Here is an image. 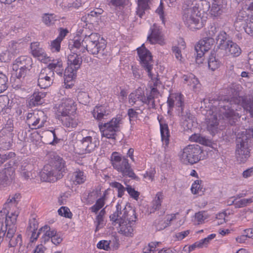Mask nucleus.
<instances>
[{"instance_id": "7ed1b4c3", "label": "nucleus", "mask_w": 253, "mask_h": 253, "mask_svg": "<svg viewBox=\"0 0 253 253\" xmlns=\"http://www.w3.org/2000/svg\"><path fill=\"white\" fill-rule=\"evenodd\" d=\"M121 206L117 204L116 211L110 216V220L114 225L118 224L120 233L126 236H132L133 234L132 225L136 218L135 212L132 210L127 211L125 208L121 211Z\"/></svg>"}, {"instance_id": "c85d7f7f", "label": "nucleus", "mask_w": 253, "mask_h": 253, "mask_svg": "<svg viewBox=\"0 0 253 253\" xmlns=\"http://www.w3.org/2000/svg\"><path fill=\"white\" fill-rule=\"evenodd\" d=\"M46 95V93L45 92L35 91L31 96L29 101L30 106H35L42 104Z\"/></svg>"}, {"instance_id": "a19ab883", "label": "nucleus", "mask_w": 253, "mask_h": 253, "mask_svg": "<svg viewBox=\"0 0 253 253\" xmlns=\"http://www.w3.org/2000/svg\"><path fill=\"white\" fill-rule=\"evenodd\" d=\"M163 199L164 195L162 192H159L156 194L155 199L152 202L153 206L152 209H151V212H154L156 210L160 208Z\"/></svg>"}, {"instance_id": "bb28decb", "label": "nucleus", "mask_w": 253, "mask_h": 253, "mask_svg": "<svg viewBox=\"0 0 253 253\" xmlns=\"http://www.w3.org/2000/svg\"><path fill=\"white\" fill-rule=\"evenodd\" d=\"M109 114V110L102 105L96 106L92 111L94 118L99 121L106 119Z\"/></svg>"}, {"instance_id": "0e129e2a", "label": "nucleus", "mask_w": 253, "mask_h": 253, "mask_svg": "<svg viewBox=\"0 0 253 253\" xmlns=\"http://www.w3.org/2000/svg\"><path fill=\"white\" fill-rule=\"evenodd\" d=\"M195 219L197 220L198 224H201L206 219L204 212L199 211L195 213Z\"/></svg>"}, {"instance_id": "5701e85b", "label": "nucleus", "mask_w": 253, "mask_h": 253, "mask_svg": "<svg viewBox=\"0 0 253 253\" xmlns=\"http://www.w3.org/2000/svg\"><path fill=\"white\" fill-rule=\"evenodd\" d=\"M151 34L147 37V40L151 44H163L164 43V39L159 28L154 24L151 28Z\"/></svg>"}, {"instance_id": "6e6d98bb", "label": "nucleus", "mask_w": 253, "mask_h": 253, "mask_svg": "<svg viewBox=\"0 0 253 253\" xmlns=\"http://www.w3.org/2000/svg\"><path fill=\"white\" fill-rule=\"evenodd\" d=\"M9 246L10 247H14L18 244L22 243V237L21 235H18L14 237L9 238Z\"/></svg>"}, {"instance_id": "f8f14e48", "label": "nucleus", "mask_w": 253, "mask_h": 253, "mask_svg": "<svg viewBox=\"0 0 253 253\" xmlns=\"http://www.w3.org/2000/svg\"><path fill=\"white\" fill-rule=\"evenodd\" d=\"M175 106L177 108L178 115L181 119L188 123L187 126L188 128L193 126L195 117L188 110L184 111V104L181 94H176L174 96Z\"/></svg>"}, {"instance_id": "4468645a", "label": "nucleus", "mask_w": 253, "mask_h": 253, "mask_svg": "<svg viewBox=\"0 0 253 253\" xmlns=\"http://www.w3.org/2000/svg\"><path fill=\"white\" fill-rule=\"evenodd\" d=\"M137 51L142 68L149 73L150 70H152L154 64L151 53L145 47L144 44L137 48Z\"/></svg>"}, {"instance_id": "c9c22d12", "label": "nucleus", "mask_w": 253, "mask_h": 253, "mask_svg": "<svg viewBox=\"0 0 253 253\" xmlns=\"http://www.w3.org/2000/svg\"><path fill=\"white\" fill-rule=\"evenodd\" d=\"M199 151L198 146L195 147L192 145H189L184 148L182 155V158H196L195 154L197 151Z\"/></svg>"}, {"instance_id": "de8ad7c7", "label": "nucleus", "mask_w": 253, "mask_h": 253, "mask_svg": "<svg viewBox=\"0 0 253 253\" xmlns=\"http://www.w3.org/2000/svg\"><path fill=\"white\" fill-rule=\"evenodd\" d=\"M7 77L2 73L0 72V93L4 91L7 88Z\"/></svg>"}, {"instance_id": "20e7f679", "label": "nucleus", "mask_w": 253, "mask_h": 253, "mask_svg": "<svg viewBox=\"0 0 253 253\" xmlns=\"http://www.w3.org/2000/svg\"><path fill=\"white\" fill-rule=\"evenodd\" d=\"M67 169L64 159H51L43 168L40 172L41 179L42 181L54 182L61 179L63 173Z\"/></svg>"}, {"instance_id": "37998d69", "label": "nucleus", "mask_w": 253, "mask_h": 253, "mask_svg": "<svg viewBox=\"0 0 253 253\" xmlns=\"http://www.w3.org/2000/svg\"><path fill=\"white\" fill-rule=\"evenodd\" d=\"M202 181L197 180L193 183L191 186V190L193 194L202 195L204 194V190L201 187Z\"/></svg>"}, {"instance_id": "a211bd4d", "label": "nucleus", "mask_w": 253, "mask_h": 253, "mask_svg": "<svg viewBox=\"0 0 253 253\" xmlns=\"http://www.w3.org/2000/svg\"><path fill=\"white\" fill-rule=\"evenodd\" d=\"M15 178L14 169L9 167L0 171V189L11 184Z\"/></svg>"}, {"instance_id": "ea45409f", "label": "nucleus", "mask_w": 253, "mask_h": 253, "mask_svg": "<svg viewBox=\"0 0 253 253\" xmlns=\"http://www.w3.org/2000/svg\"><path fill=\"white\" fill-rule=\"evenodd\" d=\"M18 215V212L14 211L11 213H8L5 216V225L7 228L8 226H14V224L16 222L17 217Z\"/></svg>"}, {"instance_id": "5fc2aeb1", "label": "nucleus", "mask_w": 253, "mask_h": 253, "mask_svg": "<svg viewBox=\"0 0 253 253\" xmlns=\"http://www.w3.org/2000/svg\"><path fill=\"white\" fill-rule=\"evenodd\" d=\"M20 197L21 196L20 194H15L12 196H10L7 199L6 204H8L9 206L13 205L16 206L19 201Z\"/></svg>"}, {"instance_id": "58836bf2", "label": "nucleus", "mask_w": 253, "mask_h": 253, "mask_svg": "<svg viewBox=\"0 0 253 253\" xmlns=\"http://www.w3.org/2000/svg\"><path fill=\"white\" fill-rule=\"evenodd\" d=\"M193 8L199 12V13H201V11L205 12L208 11L210 8V3L205 0H200L198 2L195 3V5Z\"/></svg>"}, {"instance_id": "c03bdc74", "label": "nucleus", "mask_w": 253, "mask_h": 253, "mask_svg": "<svg viewBox=\"0 0 253 253\" xmlns=\"http://www.w3.org/2000/svg\"><path fill=\"white\" fill-rule=\"evenodd\" d=\"M147 73L149 77L151 79L152 81V83L153 84V85L151 86V89L152 88H155L156 89V90L159 91L158 89V87L160 86V85L161 84V83L158 79V75L154 74L152 72V70H150L149 73L147 72Z\"/></svg>"}, {"instance_id": "e433bc0d", "label": "nucleus", "mask_w": 253, "mask_h": 253, "mask_svg": "<svg viewBox=\"0 0 253 253\" xmlns=\"http://www.w3.org/2000/svg\"><path fill=\"white\" fill-rule=\"evenodd\" d=\"M221 32H225L219 31V28L215 25H211L206 32V37L214 39L216 43L219 45V42L218 41H217V37Z\"/></svg>"}, {"instance_id": "bf43d9fd", "label": "nucleus", "mask_w": 253, "mask_h": 253, "mask_svg": "<svg viewBox=\"0 0 253 253\" xmlns=\"http://www.w3.org/2000/svg\"><path fill=\"white\" fill-rule=\"evenodd\" d=\"M62 41L58 40L57 38L52 41L51 42V49L53 51L59 52L60 50V44Z\"/></svg>"}, {"instance_id": "f704fd0d", "label": "nucleus", "mask_w": 253, "mask_h": 253, "mask_svg": "<svg viewBox=\"0 0 253 253\" xmlns=\"http://www.w3.org/2000/svg\"><path fill=\"white\" fill-rule=\"evenodd\" d=\"M183 79L184 83L191 86L194 90L199 88L200 85L199 81L193 74H191L189 75H184Z\"/></svg>"}, {"instance_id": "69168bd1", "label": "nucleus", "mask_w": 253, "mask_h": 253, "mask_svg": "<svg viewBox=\"0 0 253 253\" xmlns=\"http://www.w3.org/2000/svg\"><path fill=\"white\" fill-rule=\"evenodd\" d=\"M172 52L174 54L175 58L179 61H181L182 58L181 51L180 48L178 46H174L172 48Z\"/></svg>"}, {"instance_id": "393cba45", "label": "nucleus", "mask_w": 253, "mask_h": 253, "mask_svg": "<svg viewBox=\"0 0 253 253\" xmlns=\"http://www.w3.org/2000/svg\"><path fill=\"white\" fill-rule=\"evenodd\" d=\"M32 65V60L29 57L22 56L17 58L13 65V69L17 72L18 69H29Z\"/></svg>"}, {"instance_id": "c756f323", "label": "nucleus", "mask_w": 253, "mask_h": 253, "mask_svg": "<svg viewBox=\"0 0 253 253\" xmlns=\"http://www.w3.org/2000/svg\"><path fill=\"white\" fill-rule=\"evenodd\" d=\"M63 126L68 127H75L78 125V120L73 114L58 117Z\"/></svg>"}, {"instance_id": "f03ea898", "label": "nucleus", "mask_w": 253, "mask_h": 253, "mask_svg": "<svg viewBox=\"0 0 253 253\" xmlns=\"http://www.w3.org/2000/svg\"><path fill=\"white\" fill-rule=\"evenodd\" d=\"M241 88L239 84L233 85L230 88L231 97L222 98L218 102L220 114L229 121L231 126L239 119L237 111L241 106L248 111L253 118V99L249 96H241Z\"/></svg>"}, {"instance_id": "0eeeda50", "label": "nucleus", "mask_w": 253, "mask_h": 253, "mask_svg": "<svg viewBox=\"0 0 253 253\" xmlns=\"http://www.w3.org/2000/svg\"><path fill=\"white\" fill-rule=\"evenodd\" d=\"M252 139L247 135L245 130L238 132L236 135V154L240 157L247 158L250 157L252 146Z\"/></svg>"}, {"instance_id": "2f4dec72", "label": "nucleus", "mask_w": 253, "mask_h": 253, "mask_svg": "<svg viewBox=\"0 0 253 253\" xmlns=\"http://www.w3.org/2000/svg\"><path fill=\"white\" fill-rule=\"evenodd\" d=\"M160 131L162 141L163 145H165V148H166L169 145L170 136L168 125L165 123H160Z\"/></svg>"}, {"instance_id": "473e14b6", "label": "nucleus", "mask_w": 253, "mask_h": 253, "mask_svg": "<svg viewBox=\"0 0 253 253\" xmlns=\"http://www.w3.org/2000/svg\"><path fill=\"white\" fill-rule=\"evenodd\" d=\"M189 140L205 146H210L211 142L210 139L200 133H194L189 137Z\"/></svg>"}, {"instance_id": "b1692460", "label": "nucleus", "mask_w": 253, "mask_h": 253, "mask_svg": "<svg viewBox=\"0 0 253 253\" xmlns=\"http://www.w3.org/2000/svg\"><path fill=\"white\" fill-rule=\"evenodd\" d=\"M31 52L32 55L42 62L47 61L48 57L43 49L40 47L39 43L33 42L31 44Z\"/></svg>"}, {"instance_id": "49530a36", "label": "nucleus", "mask_w": 253, "mask_h": 253, "mask_svg": "<svg viewBox=\"0 0 253 253\" xmlns=\"http://www.w3.org/2000/svg\"><path fill=\"white\" fill-rule=\"evenodd\" d=\"M41 234L42 235L52 238L54 234H55V230L51 229L48 225H44L40 228Z\"/></svg>"}, {"instance_id": "052dcab7", "label": "nucleus", "mask_w": 253, "mask_h": 253, "mask_svg": "<svg viewBox=\"0 0 253 253\" xmlns=\"http://www.w3.org/2000/svg\"><path fill=\"white\" fill-rule=\"evenodd\" d=\"M38 227V222L35 218H33L29 220V226L28 227V229L29 230V231H37Z\"/></svg>"}, {"instance_id": "dca6fc26", "label": "nucleus", "mask_w": 253, "mask_h": 253, "mask_svg": "<svg viewBox=\"0 0 253 253\" xmlns=\"http://www.w3.org/2000/svg\"><path fill=\"white\" fill-rule=\"evenodd\" d=\"M76 110L74 101L71 98H63L57 107L56 114L58 117L73 114Z\"/></svg>"}, {"instance_id": "09e8293b", "label": "nucleus", "mask_w": 253, "mask_h": 253, "mask_svg": "<svg viewBox=\"0 0 253 253\" xmlns=\"http://www.w3.org/2000/svg\"><path fill=\"white\" fill-rule=\"evenodd\" d=\"M159 244V242H151L148 246L145 247L143 249L144 253H155L156 251L157 246Z\"/></svg>"}, {"instance_id": "aec40b11", "label": "nucleus", "mask_w": 253, "mask_h": 253, "mask_svg": "<svg viewBox=\"0 0 253 253\" xmlns=\"http://www.w3.org/2000/svg\"><path fill=\"white\" fill-rule=\"evenodd\" d=\"M21 43L15 41L9 42L7 50L1 55V59L4 62H9L19 52Z\"/></svg>"}, {"instance_id": "338daca9", "label": "nucleus", "mask_w": 253, "mask_h": 253, "mask_svg": "<svg viewBox=\"0 0 253 253\" xmlns=\"http://www.w3.org/2000/svg\"><path fill=\"white\" fill-rule=\"evenodd\" d=\"M6 230H7V234L5 237V239L6 240H7L10 238L15 236L14 234L16 231V229L14 227V226H8L7 227V229L6 227Z\"/></svg>"}, {"instance_id": "9d476101", "label": "nucleus", "mask_w": 253, "mask_h": 253, "mask_svg": "<svg viewBox=\"0 0 253 253\" xmlns=\"http://www.w3.org/2000/svg\"><path fill=\"white\" fill-rule=\"evenodd\" d=\"M228 35L225 32H221L217 37V41L219 42L218 47L226 50V53L233 57H238L241 53L240 46L232 41L227 40Z\"/></svg>"}, {"instance_id": "cd10ccee", "label": "nucleus", "mask_w": 253, "mask_h": 253, "mask_svg": "<svg viewBox=\"0 0 253 253\" xmlns=\"http://www.w3.org/2000/svg\"><path fill=\"white\" fill-rule=\"evenodd\" d=\"M136 2V14L140 18H142L145 14V12L150 9V0H137Z\"/></svg>"}, {"instance_id": "603ef678", "label": "nucleus", "mask_w": 253, "mask_h": 253, "mask_svg": "<svg viewBox=\"0 0 253 253\" xmlns=\"http://www.w3.org/2000/svg\"><path fill=\"white\" fill-rule=\"evenodd\" d=\"M59 215L64 216L66 218H71L72 213L69 209L66 207H62L58 210Z\"/></svg>"}, {"instance_id": "9b49d317", "label": "nucleus", "mask_w": 253, "mask_h": 253, "mask_svg": "<svg viewBox=\"0 0 253 253\" xmlns=\"http://www.w3.org/2000/svg\"><path fill=\"white\" fill-rule=\"evenodd\" d=\"M47 119L44 112L38 110L28 113L26 116V122L31 129H36L43 127L47 122Z\"/></svg>"}, {"instance_id": "864d4df0", "label": "nucleus", "mask_w": 253, "mask_h": 253, "mask_svg": "<svg viewBox=\"0 0 253 253\" xmlns=\"http://www.w3.org/2000/svg\"><path fill=\"white\" fill-rule=\"evenodd\" d=\"M105 213V209H102L99 213L98 215L96 217L97 225L96 228V231L101 228L103 225V216Z\"/></svg>"}, {"instance_id": "13d9d810", "label": "nucleus", "mask_w": 253, "mask_h": 253, "mask_svg": "<svg viewBox=\"0 0 253 253\" xmlns=\"http://www.w3.org/2000/svg\"><path fill=\"white\" fill-rule=\"evenodd\" d=\"M243 31L247 34L253 36V17H250V21Z\"/></svg>"}, {"instance_id": "a18cd8bd", "label": "nucleus", "mask_w": 253, "mask_h": 253, "mask_svg": "<svg viewBox=\"0 0 253 253\" xmlns=\"http://www.w3.org/2000/svg\"><path fill=\"white\" fill-rule=\"evenodd\" d=\"M74 175L75 177L74 181L76 182L77 184H82L86 180V176L82 171L78 170L74 172Z\"/></svg>"}, {"instance_id": "774afa93", "label": "nucleus", "mask_w": 253, "mask_h": 253, "mask_svg": "<svg viewBox=\"0 0 253 253\" xmlns=\"http://www.w3.org/2000/svg\"><path fill=\"white\" fill-rule=\"evenodd\" d=\"M63 240V239L60 235L57 233V231L55 230V234H54L53 236L51 238V242L53 244L55 245H57L61 243Z\"/></svg>"}, {"instance_id": "8fccbe9b", "label": "nucleus", "mask_w": 253, "mask_h": 253, "mask_svg": "<svg viewBox=\"0 0 253 253\" xmlns=\"http://www.w3.org/2000/svg\"><path fill=\"white\" fill-rule=\"evenodd\" d=\"M126 2V0H106V3L109 6L115 8L124 6Z\"/></svg>"}, {"instance_id": "6ab92c4d", "label": "nucleus", "mask_w": 253, "mask_h": 253, "mask_svg": "<svg viewBox=\"0 0 253 253\" xmlns=\"http://www.w3.org/2000/svg\"><path fill=\"white\" fill-rule=\"evenodd\" d=\"M82 153H90L99 145V141L96 138L87 136L83 137L80 141Z\"/></svg>"}, {"instance_id": "423d86ee", "label": "nucleus", "mask_w": 253, "mask_h": 253, "mask_svg": "<svg viewBox=\"0 0 253 253\" xmlns=\"http://www.w3.org/2000/svg\"><path fill=\"white\" fill-rule=\"evenodd\" d=\"M159 94V91H157L156 89L152 88L150 93L148 94H147L145 96L141 89H138L129 94V102L133 105L137 101H140L142 104H146L149 109H155V98L158 97Z\"/></svg>"}, {"instance_id": "f3484780", "label": "nucleus", "mask_w": 253, "mask_h": 253, "mask_svg": "<svg viewBox=\"0 0 253 253\" xmlns=\"http://www.w3.org/2000/svg\"><path fill=\"white\" fill-rule=\"evenodd\" d=\"M54 80L53 71L45 68L42 69L39 75L38 85L41 88H46L52 85Z\"/></svg>"}, {"instance_id": "a878e982", "label": "nucleus", "mask_w": 253, "mask_h": 253, "mask_svg": "<svg viewBox=\"0 0 253 253\" xmlns=\"http://www.w3.org/2000/svg\"><path fill=\"white\" fill-rule=\"evenodd\" d=\"M175 214L167 215L164 218L159 217L157 219L154 224L157 230H162L169 226L171 221L175 219Z\"/></svg>"}, {"instance_id": "6e6552de", "label": "nucleus", "mask_w": 253, "mask_h": 253, "mask_svg": "<svg viewBox=\"0 0 253 253\" xmlns=\"http://www.w3.org/2000/svg\"><path fill=\"white\" fill-rule=\"evenodd\" d=\"M183 20L185 25L192 30L200 29L204 26L201 13H199L193 7L184 10Z\"/></svg>"}, {"instance_id": "680f3d73", "label": "nucleus", "mask_w": 253, "mask_h": 253, "mask_svg": "<svg viewBox=\"0 0 253 253\" xmlns=\"http://www.w3.org/2000/svg\"><path fill=\"white\" fill-rule=\"evenodd\" d=\"M127 114L129 117L130 122L136 120L138 115V113L134 109L130 108L128 109Z\"/></svg>"}, {"instance_id": "79ce46f5", "label": "nucleus", "mask_w": 253, "mask_h": 253, "mask_svg": "<svg viewBox=\"0 0 253 253\" xmlns=\"http://www.w3.org/2000/svg\"><path fill=\"white\" fill-rule=\"evenodd\" d=\"M220 63L218 59L216 58L214 53H211L208 59V66L209 69L212 71H214L219 67Z\"/></svg>"}, {"instance_id": "1a4fd4ad", "label": "nucleus", "mask_w": 253, "mask_h": 253, "mask_svg": "<svg viewBox=\"0 0 253 253\" xmlns=\"http://www.w3.org/2000/svg\"><path fill=\"white\" fill-rule=\"evenodd\" d=\"M122 124L121 117L113 118L107 123L100 122L99 127L102 136L110 139H115L117 132L120 130V125Z\"/></svg>"}, {"instance_id": "ddd939ff", "label": "nucleus", "mask_w": 253, "mask_h": 253, "mask_svg": "<svg viewBox=\"0 0 253 253\" xmlns=\"http://www.w3.org/2000/svg\"><path fill=\"white\" fill-rule=\"evenodd\" d=\"M111 164L114 168L122 173L133 179L139 180V178L134 173L127 159H111Z\"/></svg>"}, {"instance_id": "f257e3e1", "label": "nucleus", "mask_w": 253, "mask_h": 253, "mask_svg": "<svg viewBox=\"0 0 253 253\" xmlns=\"http://www.w3.org/2000/svg\"><path fill=\"white\" fill-rule=\"evenodd\" d=\"M69 46L74 52L68 56V66L65 70V81H67L76 77L77 71L82 63L81 53L86 50L90 54L97 55V57L100 59H105L108 53L104 40L100 38L97 33L85 35L82 42L81 40H74L73 44H70Z\"/></svg>"}, {"instance_id": "72a5a7b5", "label": "nucleus", "mask_w": 253, "mask_h": 253, "mask_svg": "<svg viewBox=\"0 0 253 253\" xmlns=\"http://www.w3.org/2000/svg\"><path fill=\"white\" fill-rule=\"evenodd\" d=\"M46 68L53 71L54 73L55 72L60 76L63 74L64 71L63 63L61 60H53L52 62L47 65Z\"/></svg>"}, {"instance_id": "e2e57ef3", "label": "nucleus", "mask_w": 253, "mask_h": 253, "mask_svg": "<svg viewBox=\"0 0 253 253\" xmlns=\"http://www.w3.org/2000/svg\"><path fill=\"white\" fill-rule=\"evenodd\" d=\"M126 190L127 191L129 195L133 198L135 200H137L139 193L138 192L135 190V189L132 188L130 186H127L126 188Z\"/></svg>"}, {"instance_id": "3c124183", "label": "nucleus", "mask_w": 253, "mask_h": 253, "mask_svg": "<svg viewBox=\"0 0 253 253\" xmlns=\"http://www.w3.org/2000/svg\"><path fill=\"white\" fill-rule=\"evenodd\" d=\"M77 99L80 103L85 104L89 101V96L87 92L80 91L78 94Z\"/></svg>"}, {"instance_id": "7c9ffc66", "label": "nucleus", "mask_w": 253, "mask_h": 253, "mask_svg": "<svg viewBox=\"0 0 253 253\" xmlns=\"http://www.w3.org/2000/svg\"><path fill=\"white\" fill-rule=\"evenodd\" d=\"M223 11L222 0H213L210 11L211 14L214 17H216L221 15Z\"/></svg>"}, {"instance_id": "2eb2a0df", "label": "nucleus", "mask_w": 253, "mask_h": 253, "mask_svg": "<svg viewBox=\"0 0 253 253\" xmlns=\"http://www.w3.org/2000/svg\"><path fill=\"white\" fill-rule=\"evenodd\" d=\"M215 41L214 39L206 36L195 45V50L197 54L196 60L197 63H202L201 58L204 55V51H208Z\"/></svg>"}, {"instance_id": "4be33fe9", "label": "nucleus", "mask_w": 253, "mask_h": 253, "mask_svg": "<svg viewBox=\"0 0 253 253\" xmlns=\"http://www.w3.org/2000/svg\"><path fill=\"white\" fill-rule=\"evenodd\" d=\"M34 166L33 164L23 162L20 166L19 171L21 176L25 180L34 179L35 173L33 172Z\"/></svg>"}, {"instance_id": "4d7b16f0", "label": "nucleus", "mask_w": 253, "mask_h": 253, "mask_svg": "<svg viewBox=\"0 0 253 253\" xmlns=\"http://www.w3.org/2000/svg\"><path fill=\"white\" fill-rule=\"evenodd\" d=\"M111 243L110 241L101 240L97 243V247L99 249L108 251L110 249V245Z\"/></svg>"}, {"instance_id": "412c9836", "label": "nucleus", "mask_w": 253, "mask_h": 253, "mask_svg": "<svg viewBox=\"0 0 253 253\" xmlns=\"http://www.w3.org/2000/svg\"><path fill=\"white\" fill-rule=\"evenodd\" d=\"M250 19L249 14L247 13L245 11H240L234 22V27L236 30L239 32L243 31L249 22Z\"/></svg>"}, {"instance_id": "4c0bfd02", "label": "nucleus", "mask_w": 253, "mask_h": 253, "mask_svg": "<svg viewBox=\"0 0 253 253\" xmlns=\"http://www.w3.org/2000/svg\"><path fill=\"white\" fill-rule=\"evenodd\" d=\"M57 20V16L54 13H43L42 16V22L48 27L53 26Z\"/></svg>"}, {"instance_id": "39448f33", "label": "nucleus", "mask_w": 253, "mask_h": 253, "mask_svg": "<svg viewBox=\"0 0 253 253\" xmlns=\"http://www.w3.org/2000/svg\"><path fill=\"white\" fill-rule=\"evenodd\" d=\"M229 97L227 96H218L217 98H210L209 102L211 104L212 106V114L210 116H208L207 119V129L212 135H214L218 130V126L219 125V120L220 119H223L227 121L230 125L229 121L223 115L220 114L219 112V106L218 105V102L222 98Z\"/></svg>"}]
</instances>
